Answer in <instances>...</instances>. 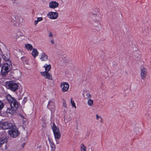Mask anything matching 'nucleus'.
Wrapping results in <instances>:
<instances>
[{
	"label": "nucleus",
	"mask_w": 151,
	"mask_h": 151,
	"mask_svg": "<svg viewBox=\"0 0 151 151\" xmlns=\"http://www.w3.org/2000/svg\"><path fill=\"white\" fill-rule=\"evenodd\" d=\"M23 102L24 103H25L26 101H23Z\"/></svg>",
	"instance_id": "58836bf2"
},
{
	"label": "nucleus",
	"mask_w": 151,
	"mask_h": 151,
	"mask_svg": "<svg viewBox=\"0 0 151 151\" xmlns=\"http://www.w3.org/2000/svg\"><path fill=\"white\" fill-rule=\"evenodd\" d=\"M63 106L64 107L66 108V104L65 103V102H64L63 103Z\"/></svg>",
	"instance_id": "72a5a7b5"
},
{
	"label": "nucleus",
	"mask_w": 151,
	"mask_h": 151,
	"mask_svg": "<svg viewBox=\"0 0 151 151\" xmlns=\"http://www.w3.org/2000/svg\"><path fill=\"white\" fill-rule=\"evenodd\" d=\"M88 104L90 106H92L93 105V101L91 99H89L87 102Z\"/></svg>",
	"instance_id": "5701e85b"
},
{
	"label": "nucleus",
	"mask_w": 151,
	"mask_h": 151,
	"mask_svg": "<svg viewBox=\"0 0 151 151\" xmlns=\"http://www.w3.org/2000/svg\"><path fill=\"white\" fill-rule=\"evenodd\" d=\"M60 87L61 88L62 91L63 92H65L68 91L69 85L67 82H63L61 83Z\"/></svg>",
	"instance_id": "6e6552de"
},
{
	"label": "nucleus",
	"mask_w": 151,
	"mask_h": 151,
	"mask_svg": "<svg viewBox=\"0 0 151 151\" xmlns=\"http://www.w3.org/2000/svg\"><path fill=\"white\" fill-rule=\"evenodd\" d=\"M71 104L72 106L73 107H74L75 108H76V106L75 105V104L74 102V101L73 100H72V98H71Z\"/></svg>",
	"instance_id": "a878e982"
},
{
	"label": "nucleus",
	"mask_w": 151,
	"mask_h": 151,
	"mask_svg": "<svg viewBox=\"0 0 151 151\" xmlns=\"http://www.w3.org/2000/svg\"><path fill=\"white\" fill-rule=\"evenodd\" d=\"M86 97L87 98H91V95L89 93H87L86 94Z\"/></svg>",
	"instance_id": "c756f323"
},
{
	"label": "nucleus",
	"mask_w": 151,
	"mask_h": 151,
	"mask_svg": "<svg viewBox=\"0 0 151 151\" xmlns=\"http://www.w3.org/2000/svg\"><path fill=\"white\" fill-rule=\"evenodd\" d=\"M96 118L97 120H99V121L101 122H102V119L100 116H99L98 114H96Z\"/></svg>",
	"instance_id": "393cba45"
},
{
	"label": "nucleus",
	"mask_w": 151,
	"mask_h": 151,
	"mask_svg": "<svg viewBox=\"0 0 151 151\" xmlns=\"http://www.w3.org/2000/svg\"><path fill=\"white\" fill-rule=\"evenodd\" d=\"M36 21H37L38 23L39 22V21H38V20L37 19V20H36Z\"/></svg>",
	"instance_id": "4c0bfd02"
},
{
	"label": "nucleus",
	"mask_w": 151,
	"mask_h": 151,
	"mask_svg": "<svg viewBox=\"0 0 151 151\" xmlns=\"http://www.w3.org/2000/svg\"><path fill=\"white\" fill-rule=\"evenodd\" d=\"M6 86L7 88L13 91L17 90L18 87L17 83L12 81L7 83L6 84Z\"/></svg>",
	"instance_id": "20e7f679"
},
{
	"label": "nucleus",
	"mask_w": 151,
	"mask_h": 151,
	"mask_svg": "<svg viewBox=\"0 0 151 151\" xmlns=\"http://www.w3.org/2000/svg\"><path fill=\"white\" fill-rule=\"evenodd\" d=\"M52 129L56 141V144H58L59 142L57 141V140L59 139L61 137V134L59 130L55 125L53 123L52 126Z\"/></svg>",
	"instance_id": "f03ea898"
},
{
	"label": "nucleus",
	"mask_w": 151,
	"mask_h": 151,
	"mask_svg": "<svg viewBox=\"0 0 151 151\" xmlns=\"http://www.w3.org/2000/svg\"><path fill=\"white\" fill-rule=\"evenodd\" d=\"M6 112L7 113H9L11 114H13V110L9 109H7L6 110Z\"/></svg>",
	"instance_id": "bb28decb"
},
{
	"label": "nucleus",
	"mask_w": 151,
	"mask_h": 151,
	"mask_svg": "<svg viewBox=\"0 0 151 151\" xmlns=\"http://www.w3.org/2000/svg\"><path fill=\"white\" fill-rule=\"evenodd\" d=\"M2 58L5 60L7 62H10V55L9 52L7 51L6 53L3 54L1 55Z\"/></svg>",
	"instance_id": "4468645a"
},
{
	"label": "nucleus",
	"mask_w": 151,
	"mask_h": 151,
	"mask_svg": "<svg viewBox=\"0 0 151 151\" xmlns=\"http://www.w3.org/2000/svg\"><path fill=\"white\" fill-rule=\"evenodd\" d=\"M23 36L20 34V33L18 32L14 36V38L16 40L19 38L21 36Z\"/></svg>",
	"instance_id": "412c9836"
},
{
	"label": "nucleus",
	"mask_w": 151,
	"mask_h": 151,
	"mask_svg": "<svg viewBox=\"0 0 151 151\" xmlns=\"http://www.w3.org/2000/svg\"><path fill=\"white\" fill-rule=\"evenodd\" d=\"M86 147L83 144H81V151H86Z\"/></svg>",
	"instance_id": "4be33fe9"
},
{
	"label": "nucleus",
	"mask_w": 151,
	"mask_h": 151,
	"mask_svg": "<svg viewBox=\"0 0 151 151\" xmlns=\"http://www.w3.org/2000/svg\"><path fill=\"white\" fill-rule=\"evenodd\" d=\"M92 18L95 22H98L100 21L101 17L98 14L93 13L92 15Z\"/></svg>",
	"instance_id": "2eb2a0df"
},
{
	"label": "nucleus",
	"mask_w": 151,
	"mask_h": 151,
	"mask_svg": "<svg viewBox=\"0 0 151 151\" xmlns=\"http://www.w3.org/2000/svg\"><path fill=\"white\" fill-rule=\"evenodd\" d=\"M59 4L58 2L55 1H52L49 3V7L50 8L55 9L58 7Z\"/></svg>",
	"instance_id": "f8f14e48"
},
{
	"label": "nucleus",
	"mask_w": 151,
	"mask_h": 151,
	"mask_svg": "<svg viewBox=\"0 0 151 151\" xmlns=\"http://www.w3.org/2000/svg\"><path fill=\"white\" fill-rule=\"evenodd\" d=\"M38 52L36 49H33V50L32 52V54L34 58H35V57L38 55Z\"/></svg>",
	"instance_id": "a211bd4d"
},
{
	"label": "nucleus",
	"mask_w": 151,
	"mask_h": 151,
	"mask_svg": "<svg viewBox=\"0 0 151 151\" xmlns=\"http://www.w3.org/2000/svg\"><path fill=\"white\" fill-rule=\"evenodd\" d=\"M9 135L13 137H16L19 134L18 130L17 128H13L9 130Z\"/></svg>",
	"instance_id": "1a4fd4ad"
},
{
	"label": "nucleus",
	"mask_w": 151,
	"mask_h": 151,
	"mask_svg": "<svg viewBox=\"0 0 151 151\" xmlns=\"http://www.w3.org/2000/svg\"><path fill=\"white\" fill-rule=\"evenodd\" d=\"M49 37H53V34L52 33V32H50L49 34Z\"/></svg>",
	"instance_id": "7c9ffc66"
},
{
	"label": "nucleus",
	"mask_w": 151,
	"mask_h": 151,
	"mask_svg": "<svg viewBox=\"0 0 151 151\" xmlns=\"http://www.w3.org/2000/svg\"><path fill=\"white\" fill-rule=\"evenodd\" d=\"M26 48L27 49L28 51H31L33 49L32 46L30 44H27L25 45Z\"/></svg>",
	"instance_id": "aec40b11"
},
{
	"label": "nucleus",
	"mask_w": 151,
	"mask_h": 151,
	"mask_svg": "<svg viewBox=\"0 0 151 151\" xmlns=\"http://www.w3.org/2000/svg\"><path fill=\"white\" fill-rule=\"evenodd\" d=\"M7 142V139L5 136H3L0 137V147L5 143Z\"/></svg>",
	"instance_id": "dca6fc26"
},
{
	"label": "nucleus",
	"mask_w": 151,
	"mask_h": 151,
	"mask_svg": "<svg viewBox=\"0 0 151 151\" xmlns=\"http://www.w3.org/2000/svg\"><path fill=\"white\" fill-rule=\"evenodd\" d=\"M38 23V22H37V21H36V20H35L34 22V24H35V25H36Z\"/></svg>",
	"instance_id": "f704fd0d"
},
{
	"label": "nucleus",
	"mask_w": 151,
	"mask_h": 151,
	"mask_svg": "<svg viewBox=\"0 0 151 151\" xmlns=\"http://www.w3.org/2000/svg\"><path fill=\"white\" fill-rule=\"evenodd\" d=\"M11 62H8L4 63L1 69V73L3 75H5L12 68Z\"/></svg>",
	"instance_id": "7ed1b4c3"
},
{
	"label": "nucleus",
	"mask_w": 151,
	"mask_h": 151,
	"mask_svg": "<svg viewBox=\"0 0 151 151\" xmlns=\"http://www.w3.org/2000/svg\"><path fill=\"white\" fill-rule=\"evenodd\" d=\"M24 145H25V143H23V144H22V147H23L24 146Z\"/></svg>",
	"instance_id": "c9c22d12"
},
{
	"label": "nucleus",
	"mask_w": 151,
	"mask_h": 151,
	"mask_svg": "<svg viewBox=\"0 0 151 151\" xmlns=\"http://www.w3.org/2000/svg\"><path fill=\"white\" fill-rule=\"evenodd\" d=\"M50 143V147L52 151H54L55 149V146L53 142L51 139H49Z\"/></svg>",
	"instance_id": "6ab92c4d"
},
{
	"label": "nucleus",
	"mask_w": 151,
	"mask_h": 151,
	"mask_svg": "<svg viewBox=\"0 0 151 151\" xmlns=\"http://www.w3.org/2000/svg\"><path fill=\"white\" fill-rule=\"evenodd\" d=\"M4 107L3 103L0 101V110L1 109Z\"/></svg>",
	"instance_id": "cd10ccee"
},
{
	"label": "nucleus",
	"mask_w": 151,
	"mask_h": 151,
	"mask_svg": "<svg viewBox=\"0 0 151 151\" xmlns=\"http://www.w3.org/2000/svg\"><path fill=\"white\" fill-rule=\"evenodd\" d=\"M50 43L52 45H54L55 44V42L54 40L53 39H52L50 41Z\"/></svg>",
	"instance_id": "2f4dec72"
},
{
	"label": "nucleus",
	"mask_w": 151,
	"mask_h": 151,
	"mask_svg": "<svg viewBox=\"0 0 151 151\" xmlns=\"http://www.w3.org/2000/svg\"><path fill=\"white\" fill-rule=\"evenodd\" d=\"M47 107L51 111H54L55 106L54 101L53 99L49 101Z\"/></svg>",
	"instance_id": "9d476101"
},
{
	"label": "nucleus",
	"mask_w": 151,
	"mask_h": 151,
	"mask_svg": "<svg viewBox=\"0 0 151 151\" xmlns=\"http://www.w3.org/2000/svg\"><path fill=\"white\" fill-rule=\"evenodd\" d=\"M147 69L145 67H141L140 69V76L142 79H144L147 76Z\"/></svg>",
	"instance_id": "0eeeda50"
},
{
	"label": "nucleus",
	"mask_w": 151,
	"mask_h": 151,
	"mask_svg": "<svg viewBox=\"0 0 151 151\" xmlns=\"http://www.w3.org/2000/svg\"><path fill=\"white\" fill-rule=\"evenodd\" d=\"M133 130L135 132L137 133L139 132V128L138 127L134 128L133 129Z\"/></svg>",
	"instance_id": "c85d7f7f"
},
{
	"label": "nucleus",
	"mask_w": 151,
	"mask_h": 151,
	"mask_svg": "<svg viewBox=\"0 0 151 151\" xmlns=\"http://www.w3.org/2000/svg\"><path fill=\"white\" fill-rule=\"evenodd\" d=\"M43 67L45 69V71L47 72H48L50 70L51 68V65L50 64L47 65L45 64V65L43 66Z\"/></svg>",
	"instance_id": "f3484780"
},
{
	"label": "nucleus",
	"mask_w": 151,
	"mask_h": 151,
	"mask_svg": "<svg viewBox=\"0 0 151 151\" xmlns=\"http://www.w3.org/2000/svg\"><path fill=\"white\" fill-rule=\"evenodd\" d=\"M48 59L47 55L45 52L42 53L40 55V59L43 62H45Z\"/></svg>",
	"instance_id": "ddd939ff"
},
{
	"label": "nucleus",
	"mask_w": 151,
	"mask_h": 151,
	"mask_svg": "<svg viewBox=\"0 0 151 151\" xmlns=\"http://www.w3.org/2000/svg\"><path fill=\"white\" fill-rule=\"evenodd\" d=\"M41 75L45 78L48 79L49 80H52V77L51 74L49 73L48 72L44 71L40 72Z\"/></svg>",
	"instance_id": "9b49d317"
},
{
	"label": "nucleus",
	"mask_w": 151,
	"mask_h": 151,
	"mask_svg": "<svg viewBox=\"0 0 151 151\" xmlns=\"http://www.w3.org/2000/svg\"><path fill=\"white\" fill-rule=\"evenodd\" d=\"M136 106V104L135 102H131L129 104V106L131 108H133L135 107Z\"/></svg>",
	"instance_id": "b1692460"
},
{
	"label": "nucleus",
	"mask_w": 151,
	"mask_h": 151,
	"mask_svg": "<svg viewBox=\"0 0 151 151\" xmlns=\"http://www.w3.org/2000/svg\"><path fill=\"white\" fill-rule=\"evenodd\" d=\"M13 124L10 122H0V127L3 129H7L13 127Z\"/></svg>",
	"instance_id": "39448f33"
},
{
	"label": "nucleus",
	"mask_w": 151,
	"mask_h": 151,
	"mask_svg": "<svg viewBox=\"0 0 151 151\" xmlns=\"http://www.w3.org/2000/svg\"><path fill=\"white\" fill-rule=\"evenodd\" d=\"M47 16L50 19H55L58 17V14L56 12H50L47 14Z\"/></svg>",
	"instance_id": "423d86ee"
},
{
	"label": "nucleus",
	"mask_w": 151,
	"mask_h": 151,
	"mask_svg": "<svg viewBox=\"0 0 151 151\" xmlns=\"http://www.w3.org/2000/svg\"><path fill=\"white\" fill-rule=\"evenodd\" d=\"M6 98L9 103L10 104L12 108H15L17 109L18 106L17 102L10 95H8L6 96Z\"/></svg>",
	"instance_id": "f257e3e1"
},
{
	"label": "nucleus",
	"mask_w": 151,
	"mask_h": 151,
	"mask_svg": "<svg viewBox=\"0 0 151 151\" xmlns=\"http://www.w3.org/2000/svg\"><path fill=\"white\" fill-rule=\"evenodd\" d=\"M13 24H14L15 25H17V24H15V23L14 22H13Z\"/></svg>",
	"instance_id": "e433bc0d"
},
{
	"label": "nucleus",
	"mask_w": 151,
	"mask_h": 151,
	"mask_svg": "<svg viewBox=\"0 0 151 151\" xmlns=\"http://www.w3.org/2000/svg\"><path fill=\"white\" fill-rule=\"evenodd\" d=\"M37 19L38 20V21L40 22L42 20L43 18L42 17H37Z\"/></svg>",
	"instance_id": "473e14b6"
}]
</instances>
